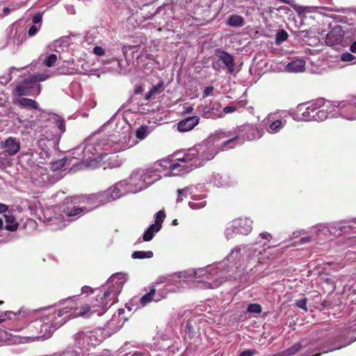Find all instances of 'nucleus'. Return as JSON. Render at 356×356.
I'll list each match as a JSON object with an SVG mask.
<instances>
[{
    "label": "nucleus",
    "mask_w": 356,
    "mask_h": 356,
    "mask_svg": "<svg viewBox=\"0 0 356 356\" xmlns=\"http://www.w3.org/2000/svg\"><path fill=\"white\" fill-rule=\"evenodd\" d=\"M256 353L255 350H246L241 353L239 356H253Z\"/></svg>",
    "instance_id": "obj_52"
},
{
    "label": "nucleus",
    "mask_w": 356,
    "mask_h": 356,
    "mask_svg": "<svg viewBox=\"0 0 356 356\" xmlns=\"http://www.w3.org/2000/svg\"><path fill=\"white\" fill-rule=\"evenodd\" d=\"M341 60L344 62H353L355 63H356V56L350 53L346 52L341 55Z\"/></svg>",
    "instance_id": "obj_41"
},
{
    "label": "nucleus",
    "mask_w": 356,
    "mask_h": 356,
    "mask_svg": "<svg viewBox=\"0 0 356 356\" xmlns=\"http://www.w3.org/2000/svg\"><path fill=\"white\" fill-rule=\"evenodd\" d=\"M32 21L35 25L40 24L42 22V14L38 13L33 17Z\"/></svg>",
    "instance_id": "obj_51"
},
{
    "label": "nucleus",
    "mask_w": 356,
    "mask_h": 356,
    "mask_svg": "<svg viewBox=\"0 0 356 356\" xmlns=\"http://www.w3.org/2000/svg\"><path fill=\"white\" fill-rule=\"evenodd\" d=\"M90 210L91 209H87L84 207H74L71 209H67L65 211V214L67 217H79Z\"/></svg>",
    "instance_id": "obj_30"
},
{
    "label": "nucleus",
    "mask_w": 356,
    "mask_h": 356,
    "mask_svg": "<svg viewBox=\"0 0 356 356\" xmlns=\"http://www.w3.org/2000/svg\"><path fill=\"white\" fill-rule=\"evenodd\" d=\"M3 12L5 15H8L10 12V9L8 7H4L3 8Z\"/></svg>",
    "instance_id": "obj_61"
},
{
    "label": "nucleus",
    "mask_w": 356,
    "mask_h": 356,
    "mask_svg": "<svg viewBox=\"0 0 356 356\" xmlns=\"http://www.w3.org/2000/svg\"><path fill=\"white\" fill-rule=\"evenodd\" d=\"M8 93L5 92L4 86L0 81V106H3L8 101Z\"/></svg>",
    "instance_id": "obj_34"
},
{
    "label": "nucleus",
    "mask_w": 356,
    "mask_h": 356,
    "mask_svg": "<svg viewBox=\"0 0 356 356\" xmlns=\"http://www.w3.org/2000/svg\"><path fill=\"white\" fill-rule=\"evenodd\" d=\"M307 342L305 339H302L299 342L293 344L291 347L282 351L283 356H293L298 353L302 348L307 346Z\"/></svg>",
    "instance_id": "obj_25"
},
{
    "label": "nucleus",
    "mask_w": 356,
    "mask_h": 356,
    "mask_svg": "<svg viewBox=\"0 0 356 356\" xmlns=\"http://www.w3.org/2000/svg\"><path fill=\"white\" fill-rule=\"evenodd\" d=\"M238 234L236 228L234 227V220L232 221V225L227 227L225 232V235L227 239H230L234 238V236Z\"/></svg>",
    "instance_id": "obj_39"
},
{
    "label": "nucleus",
    "mask_w": 356,
    "mask_h": 356,
    "mask_svg": "<svg viewBox=\"0 0 356 356\" xmlns=\"http://www.w3.org/2000/svg\"><path fill=\"white\" fill-rule=\"evenodd\" d=\"M50 123L54 124L60 134L65 131V121L63 118L56 115H50L48 118Z\"/></svg>",
    "instance_id": "obj_26"
},
{
    "label": "nucleus",
    "mask_w": 356,
    "mask_h": 356,
    "mask_svg": "<svg viewBox=\"0 0 356 356\" xmlns=\"http://www.w3.org/2000/svg\"><path fill=\"white\" fill-rule=\"evenodd\" d=\"M312 120L323 121L329 118H336L334 107L332 102L324 99H318L309 104Z\"/></svg>",
    "instance_id": "obj_9"
},
{
    "label": "nucleus",
    "mask_w": 356,
    "mask_h": 356,
    "mask_svg": "<svg viewBox=\"0 0 356 356\" xmlns=\"http://www.w3.org/2000/svg\"><path fill=\"white\" fill-rule=\"evenodd\" d=\"M272 238L270 234L262 232L259 234L258 239L252 245H243V252L247 259L254 262L261 263L264 258L263 253H266L267 248L264 247Z\"/></svg>",
    "instance_id": "obj_8"
},
{
    "label": "nucleus",
    "mask_w": 356,
    "mask_h": 356,
    "mask_svg": "<svg viewBox=\"0 0 356 356\" xmlns=\"http://www.w3.org/2000/svg\"><path fill=\"white\" fill-rule=\"evenodd\" d=\"M56 356H80V353L73 348H68L65 351Z\"/></svg>",
    "instance_id": "obj_42"
},
{
    "label": "nucleus",
    "mask_w": 356,
    "mask_h": 356,
    "mask_svg": "<svg viewBox=\"0 0 356 356\" xmlns=\"http://www.w3.org/2000/svg\"><path fill=\"white\" fill-rule=\"evenodd\" d=\"M354 229H356V220L349 225H342L341 222H336L328 227L323 224H319L311 229L310 233L312 234V236L301 238L299 241V244L307 243L314 241L313 238L314 235L316 236V237H320L321 235L338 236L341 233L347 234L349 230Z\"/></svg>",
    "instance_id": "obj_6"
},
{
    "label": "nucleus",
    "mask_w": 356,
    "mask_h": 356,
    "mask_svg": "<svg viewBox=\"0 0 356 356\" xmlns=\"http://www.w3.org/2000/svg\"><path fill=\"white\" fill-rule=\"evenodd\" d=\"M243 131H245L243 135H237L232 137V138L223 141L222 145L221 147L222 150H227L229 148H233L238 145H241L243 143L245 139H258L260 138L263 135L262 131L259 130L257 127L253 126H246L244 128Z\"/></svg>",
    "instance_id": "obj_10"
},
{
    "label": "nucleus",
    "mask_w": 356,
    "mask_h": 356,
    "mask_svg": "<svg viewBox=\"0 0 356 356\" xmlns=\"http://www.w3.org/2000/svg\"><path fill=\"white\" fill-rule=\"evenodd\" d=\"M165 295L166 293L162 295L156 294V289L152 287L147 293L145 294L141 298H133L129 302L130 305H127V307L129 311L133 309L136 310L140 307H144L152 301L158 302L161 300L162 298H165Z\"/></svg>",
    "instance_id": "obj_13"
},
{
    "label": "nucleus",
    "mask_w": 356,
    "mask_h": 356,
    "mask_svg": "<svg viewBox=\"0 0 356 356\" xmlns=\"http://www.w3.org/2000/svg\"><path fill=\"white\" fill-rule=\"evenodd\" d=\"M108 8L120 15H130L139 7V0H107Z\"/></svg>",
    "instance_id": "obj_12"
},
{
    "label": "nucleus",
    "mask_w": 356,
    "mask_h": 356,
    "mask_svg": "<svg viewBox=\"0 0 356 356\" xmlns=\"http://www.w3.org/2000/svg\"><path fill=\"white\" fill-rule=\"evenodd\" d=\"M275 8H273V7H268L267 9H266V12L270 13V14H272L274 11Z\"/></svg>",
    "instance_id": "obj_62"
},
{
    "label": "nucleus",
    "mask_w": 356,
    "mask_h": 356,
    "mask_svg": "<svg viewBox=\"0 0 356 356\" xmlns=\"http://www.w3.org/2000/svg\"><path fill=\"white\" fill-rule=\"evenodd\" d=\"M40 29V24L38 26L35 24L32 25L29 29V31H28L29 35L30 37L35 35L38 32Z\"/></svg>",
    "instance_id": "obj_48"
},
{
    "label": "nucleus",
    "mask_w": 356,
    "mask_h": 356,
    "mask_svg": "<svg viewBox=\"0 0 356 356\" xmlns=\"http://www.w3.org/2000/svg\"><path fill=\"white\" fill-rule=\"evenodd\" d=\"M343 38V31L341 26H334L327 34L325 44L328 46H334L340 44Z\"/></svg>",
    "instance_id": "obj_16"
},
{
    "label": "nucleus",
    "mask_w": 356,
    "mask_h": 356,
    "mask_svg": "<svg viewBox=\"0 0 356 356\" xmlns=\"http://www.w3.org/2000/svg\"><path fill=\"white\" fill-rule=\"evenodd\" d=\"M15 103L23 108H26L28 110H40L38 103L36 101L31 99L20 97L16 99Z\"/></svg>",
    "instance_id": "obj_24"
},
{
    "label": "nucleus",
    "mask_w": 356,
    "mask_h": 356,
    "mask_svg": "<svg viewBox=\"0 0 356 356\" xmlns=\"http://www.w3.org/2000/svg\"><path fill=\"white\" fill-rule=\"evenodd\" d=\"M216 56L220 58L222 64H223L224 67L227 69L228 72L232 74L234 72L235 67L234 57L230 54L220 49H217L216 51Z\"/></svg>",
    "instance_id": "obj_21"
},
{
    "label": "nucleus",
    "mask_w": 356,
    "mask_h": 356,
    "mask_svg": "<svg viewBox=\"0 0 356 356\" xmlns=\"http://www.w3.org/2000/svg\"><path fill=\"white\" fill-rule=\"evenodd\" d=\"M153 252L149 251H135L131 254V258L134 259H150L153 257Z\"/></svg>",
    "instance_id": "obj_32"
},
{
    "label": "nucleus",
    "mask_w": 356,
    "mask_h": 356,
    "mask_svg": "<svg viewBox=\"0 0 356 356\" xmlns=\"http://www.w3.org/2000/svg\"><path fill=\"white\" fill-rule=\"evenodd\" d=\"M150 90L154 95L161 93L163 90V81H159L156 85L152 86Z\"/></svg>",
    "instance_id": "obj_44"
},
{
    "label": "nucleus",
    "mask_w": 356,
    "mask_h": 356,
    "mask_svg": "<svg viewBox=\"0 0 356 356\" xmlns=\"http://www.w3.org/2000/svg\"><path fill=\"white\" fill-rule=\"evenodd\" d=\"M227 23L231 26L241 27L244 25V19L240 15H232L229 17Z\"/></svg>",
    "instance_id": "obj_31"
},
{
    "label": "nucleus",
    "mask_w": 356,
    "mask_h": 356,
    "mask_svg": "<svg viewBox=\"0 0 356 356\" xmlns=\"http://www.w3.org/2000/svg\"><path fill=\"white\" fill-rule=\"evenodd\" d=\"M97 291H99V289H92L88 286H84L81 288L82 293H94Z\"/></svg>",
    "instance_id": "obj_49"
},
{
    "label": "nucleus",
    "mask_w": 356,
    "mask_h": 356,
    "mask_svg": "<svg viewBox=\"0 0 356 356\" xmlns=\"http://www.w3.org/2000/svg\"><path fill=\"white\" fill-rule=\"evenodd\" d=\"M188 205L192 209H199L203 208L206 205V202L204 201L197 202L194 200L189 202Z\"/></svg>",
    "instance_id": "obj_43"
},
{
    "label": "nucleus",
    "mask_w": 356,
    "mask_h": 356,
    "mask_svg": "<svg viewBox=\"0 0 356 356\" xmlns=\"http://www.w3.org/2000/svg\"><path fill=\"white\" fill-rule=\"evenodd\" d=\"M26 39V34L24 30L20 29L19 30H16L15 35L13 38V42L14 44H17V45L21 44Z\"/></svg>",
    "instance_id": "obj_33"
},
{
    "label": "nucleus",
    "mask_w": 356,
    "mask_h": 356,
    "mask_svg": "<svg viewBox=\"0 0 356 356\" xmlns=\"http://www.w3.org/2000/svg\"><path fill=\"white\" fill-rule=\"evenodd\" d=\"M277 10L278 11H280V10H284V11H286V10H289V8H287V7H286V6H281V7L278 8Z\"/></svg>",
    "instance_id": "obj_63"
},
{
    "label": "nucleus",
    "mask_w": 356,
    "mask_h": 356,
    "mask_svg": "<svg viewBox=\"0 0 356 356\" xmlns=\"http://www.w3.org/2000/svg\"><path fill=\"white\" fill-rule=\"evenodd\" d=\"M261 311V306L257 303L250 304L247 309V312L249 313L260 314Z\"/></svg>",
    "instance_id": "obj_40"
},
{
    "label": "nucleus",
    "mask_w": 356,
    "mask_h": 356,
    "mask_svg": "<svg viewBox=\"0 0 356 356\" xmlns=\"http://www.w3.org/2000/svg\"><path fill=\"white\" fill-rule=\"evenodd\" d=\"M243 245L235 247L232 249L230 253L225 258L223 261H225V263H229V267H233L234 269L237 270H240L239 266H241V259L243 256V253H242Z\"/></svg>",
    "instance_id": "obj_15"
},
{
    "label": "nucleus",
    "mask_w": 356,
    "mask_h": 356,
    "mask_svg": "<svg viewBox=\"0 0 356 356\" xmlns=\"http://www.w3.org/2000/svg\"><path fill=\"white\" fill-rule=\"evenodd\" d=\"M350 51L353 54H356V40L350 45Z\"/></svg>",
    "instance_id": "obj_57"
},
{
    "label": "nucleus",
    "mask_w": 356,
    "mask_h": 356,
    "mask_svg": "<svg viewBox=\"0 0 356 356\" xmlns=\"http://www.w3.org/2000/svg\"><path fill=\"white\" fill-rule=\"evenodd\" d=\"M1 147L4 149L8 154L13 156L16 154L20 149L19 141L13 137L8 138L5 141L1 143Z\"/></svg>",
    "instance_id": "obj_22"
},
{
    "label": "nucleus",
    "mask_w": 356,
    "mask_h": 356,
    "mask_svg": "<svg viewBox=\"0 0 356 356\" xmlns=\"http://www.w3.org/2000/svg\"><path fill=\"white\" fill-rule=\"evenodd\" d=\"M288 38V33L284 30L279 31L275 36V42L277 44H280L286 40Z\"/></svg>",
    "instance_id": "obj_37"
},
{
    "label": "nucleus",
    "mask_w": 356,
    "mask_h": 356,
    "mask_svg": "<svg viewBox=\"0 0 356 356\" xmlns=\"http://www.w3.org/2000/svg\"><path fill=\"white\" fill-rule=\"evenodd\" d=\"M307 299L305 298L297 300L296 302V305L299 308H301V309H304L305 311H307Z\"/></svg>",
    "instance_id": "obj_47"
},
{
    "label": "nucleus",
    "mask_w": 356,
    "mask_h": 356,
    "mask_svg": "<svg viewBox=\"0 0 356 356\" xmlns=\"http://www.w3.org/2000/svg\"><path fill=\"white\" fill-rule=\"evenodd\" d=\"M285 124V120H275L268 125L267 131L271 134L278 133L284 127Z\"/></svg>",
    "instance_id": "obj_29"
},
{
    "label": "nucleus",
    "mask_w": 356,
    "mask_h": 356,
    "mask_svg": "<svg viewBox=\"0 0 356 356\" xmlns=\"http://www.w3.org/2000/svg\"><path fill=\"white\" fill-rule=\"evenodd\" d=\"M186 329L189 333L193 332L194 331L193 327L191 325V322L188 321L186 324Z\"/></svg>",
    "instance_id": "obj_56"
},
{
    "label": "nucleus",
    "mask_w": 356,
    "mask_h": 356,
    "mask_svg": "<svg viewBox=\"0 0 356 356\" xmlns=\"http://www.w3.org/2000/svg\"><path fill=\"white\" fill-rule=\"evenodd\" d=\"M212 145L203 143L189 149L182 157L175 161L168 159L156 162L152 167L134 170L130 176L116 183L108 189L99 192L91 197L99 203L106 204L115 200L128 193H136L159 180L163 170H168L164 176H177L188 173L193 168L202 166L205 162L212 159L215 154Z\"/></svg>",
    "instance_id": "obj_1"
},
{
    "label": "nucleus",
    "mask_w": 356,
    "mask_h": 356,
    "mask_svg": "<svg viewBox=\"0 0 356 356\" xmlns=\"http://www.w3.org/2000/svg\"><path fill=\"white\" fill-rule=\"evenodd\" d=\"M252 221L249 218H239L234 220V227L238 234L248 235L252 229Z\"/></svg>",
    "instance_id": "obj_20"
},
{
    "label": "nucleus",
    "mask_w": 356,
    "mask_h": 356,
    "mask_svg": "<svg viewBox=\"0 0 356 356\" xmlns=\"http://www.w3.org/2000/svg\"><path fill=\"white\" fill-rule=\"evenodd\" d=\"M148 134L149 130L147 126H141L136 131V136L140 140L145 139Z\"/></svg>",
    "instance_id": "obj_35"
},
{
    "label": "nucleus",
    "mask_w": 356,
    "mask_h": 356,
    "mask_svg": "<svg viewBox=\"0 0 356 356\" xmlns=\"http://www.w3.org/2000/svg\"><path fill=\"white\" fill-rule=\"evenodd\" d=\"M222 62L220 60V58H218L216 60H214L212 62V68L216 71L220 72V70L222 68Z\"/></svg>",
    "instance_id": "obj_46"
},
{
    "label": "nucleus",
    "mask_w": 356,
    "mask_h": 356,
    "mask_svg": "<svg viewBox=\"0 0 356 356\" xmlns=\"http://www.w3.org/2000/svg\"><path fill=\"white\" fill-rule=\"evenodd\" d=\"M153 95H154V94L149 90V91L145 94V99L149 100Z\"/></svg>",
    "instance_id": "obj_58"
},
{
    "label": "nucleus",
    "mask_w": 356,
    "mask_h": 356,
    "mask_svg": "<svg viewBox=\"0 0 356 356\" xmlns=\"http://www.w3.org/2000/svg\"><path fill=\"white\" fill-rule=\"evenodd\" d=\"M168 282L167 284L165 285V287H169L170 286V280H167L166 278L161 279L160 282Z\"/></svg>",
    "instance_id": "obj_60"
},
{
    "label": "nucleus",
    "mask_w": 356,
    "mask_h": 356,
    "mask_svg": "<svg viewBox=\"0 0 356 356\" xmlns=\"http://www.w3.org/2000/svg\"><path fill=\"white\" fill-rule=\"evenodd\" d=\"M336 118H341L348 120H356V97L341 102H332Z\"/></svg>",
    "instance_id": "obj_11"
},
{
    "label": "nucleus",
    "mask_w": 356,
    "mask_h": 356,
    "mask_svg": "<svg viewBox=\"0 0 356 356\" xmlns=\"http://www.w3.org/2000/svg\"><path fill=\"white\" fill-rule=\"evenodd\" d=\"M50 75L47 72L37 73L24 79L17 84L15 92L19 95L34 96L40 92V81H44L49 79Z\"/></svg>",
    "instance_id": "obj_7"
},
{
    "label": "nucleus",
    "mask_w": 356,
    "mask_h": 356,
    "mask_svg": "<svg viewBox=\"0 0 356 356\" xmlns=\"http://www.w3.org/2000/svg\"><path fill=\"white\" fill-rule=\"evenodd\" d=\"M154 223L152 224L144 232L143 239L145 241H151L155 233H157L162 227V223L165 218V214L163 211H159L155 214Z\"/></svg>",
    "instance_id": "obj_14"
},
{
    "label": "nucleus",
    "mask_w": 356,
    "mask_h": 356,
    "mask_svg": "<svg viewBox=\"0 0 356 356\" xmlns=\"http://www.w3.org/2000/svg\"><path fill=\"white\" fill-rule=\"evenodd\" d=\"M92 51L97 56H104L105 54V50L99 46H95L93 48Z\"/></svg>",
    "instance_id": "obj_50"
},
{
    "label": "nucleus",
    "mask_w": 356,
    "mask_h": 356,
    "mask_svg": "<svg viewBox=\"0 0 356 356\" xmlns=\"http://www.w3.org/2000/svg\"><path fill=\"white\" fill-rule=\"evenodd\" d=\"M143 353L136 352L133 355H131V356H143Z\"/></svg>",
    "instance_id": "obj_64"
},
{
    "label": "nucleus",
    "mask_w": 356,
    "mask_h": 356,
    "mask_svg": "<svg viewBox=\"0 0 356 356\" xmlns=\"http://www.w3.org/2000/svg\"><path fill=\"white\" fill-rule=\"evenodd\" d=\"M305 61L303 59H296L287 63L284 70L287 72L298 73L305 71Z\"/></svg>",
    "instance_id": "obj_23"
},
{
    "label": "nucleus",
    "mask_w": 356,
    "mask_h": 356,
    "mask_svg": "<svg viewBox=\"0 0 356 356\" xmlns=\"http://www.w3.org/2000/svg\"><path fill=\"white\" fill-rule=\"evenodd\" d=\"M200 120L197 115L188 117L177 124V129L179 132L189 131L198 124Z\"/></svg>",
    "instance_id": "obj_19"
},
{
    "label": "nucleus",
    "mask_w": 356,
    "mask_h": 356,
    "mask_svg": "<svg viewBox=\"0 0 356 356\" xmlns=\"http://www.w3.org/2000/svg\"><path fill=\"white\" fill-rule=\"evenodd\" d=\"M58 57V55L56 54H50L45 58L44 63L47 67H52L56 63Z\"/></svg>",
    "instance_id": "obj_38"
},
{
    "label": "nucleus",
    "mask_w": 356,
    "mask_h": 356,
    "mask_svg": "<svg viewBox=\"0 0 356 356\" xmlns=\"http://www.w3.org/2000/svg\"><path fill=\"white\" fill-rule=\"evenodd\" d=\"M213 90V86H207V87H206L204 88V92H203L204 96V97L209 96L212 93Z\"/></svg>",
    "instance_id": "obj_53"
},
{
    "label": "nucleus",
    "mask_w": 356,
    "mask_h": 356,
    "mask_svg": "<svg viewBox=\"0 0 356 356\" xmlns=\"http://www.w3.org/2000/svg\"><path fill=\"white\" fill-rule=\"evenodd\" d=\"M5 228L8 231H15L18 227V223L16 221L15 216L12 214H5Z\"/></svg>",
    "instance_id": "obj_28"
},
{
    "label": "nucleus",
    "mask_w": 356,
    "mask_h": 356,
    "mask_svg": "<svg viewBox=\"0 0 356 356\" xmlns=\"http://www.w3.org/2000/svg\"><path fill=\"white\" fill-rule=\"evenodd\" d=\"M291 116L296 121H312L313 115L310 114L309 105L299 104L296 109L290 113Z\"/></svg>",
    "instance_id": "obj_17"
},
{
    "label": "nucleus",
    "mask_w": 356,
    "mask_h": 356,
    "mask_svg": "<svg viewBox=\"0 0 356 356\" xmlns=\"http://www.w3.org/2000/svg\"><path fill=\"white\" fill-rule=\"evenodd\" d=\"M96 194H97V193H95V194H92V195H90L88 197V201H89V202H92V203H93V204H96L95 207H98V206H99V205H100V204H102V203H99L97 200H95V199L92 200V198H91V197H92V195H96ZM94 208H95V207H92V209H94Z\"/></svg>",
    "instance_id": "obj_55"
},
{
    "label": "nucleus",
    "mask_w": 356,
    "mask_h": 356,
    "mask_svg": "<svg viewBox=\"0 0 356 356\" xmlns=\"http://www.w3.org/2000/svg\"><path fill=\"white\" fill-rule=\"evenodd\" d=\"M213 183L217 187H227L231 186L229 178L219 174L213 175Z\"/></svg>",
    "instance_id": "obj_27"
},
{
    "label": "nucleus",
    "mask_w": 356,
    "mask_h": 356,
    "mask_svg": "<svg viewBox=\"0 0 356 356\" xmlns=\"http://www.w3.org/2000/svg\"><path fill=\"white\" fill-rule=\"evenodd\" d=\"M70 44V40L67 37H63L54 40L49 45V49L51 51H55L58 55L60 59H63L61 54L67 51Z\"/></svg>",
    "instance_id": "obj_18"
},
{
    "label": "nucleus",
    "mask_w": 356,
    "mask_h": 356,
    "mask_svg": "<svg viewBox=\"0 0 356 356\" xmlns=\"http://www.w3.org/2000/svg\"><path fill=\"white\" fill-rule=\"evenodd\" d=\"M8 210V206L0 203V213H3Z\"/></svg>",
    "instance_id": "obj_59"
},
{
    "label": "nucleus",
    "mask_w": 356,
    "mask_h": 356,
    "mask_svg": "<svg viewBox=\"0 0 356 356\" xmlns=\"http://www.w3.org/2000/svg\"><path fill=\"white\" fill-rule=\"evenodd\" d=\"M235 111H236V107L235 106H226L223 109V111L225 113H232V112H234Z\"/></svg>",
    "instance_id": "obj_54"
},
{
    "label": "nucleus",
    "mask_w": 356,
    "mask_h": 356,
    "mask_svg": "<svg viewBox=\"0 0 356 356\" xmlns=\"http://www.w3.org/2000/svg\"><path fill=\"white\" fill-rule=\"evenodd\" d=\"M188 191H189V188H186L184 189H179L177 191L178 197L177 199V202H180L184 200V197H186Z\"/></svg>",
    "instance_id": "obj_45"
},
{
    "label": "nucleus",
    "mask_w": 356,
    "mask_h": 356,
    "mask_svg": "<svg viewBox=\"0 0 356 356\" xmlns=\"http://www.w3.org/2000/svg\"><path fill=\"white\" fill-rule=\"evenodd\" d=\"M72 303L71 300H63L59 302L60 307L49 308L46 313L34 322L35 327H40L39 337L49 338L58 328L65 324L71 317Z\"/></svg>",
    "instance_id": "obj_5"
},
{
    "label": "nucleus",
    "mask_w": 356,
    "mask_h": 356,
    "mask_svg": "<svg viewBox=\"0 0 356 356\" xmlns=\"http://www.w3.org/2000/svg\"><path fill=\"white\" fill-rule=\"evenodd\" d=\"M131 133L129 129L122 132L116 131L108 137L92 135L72 149L73 158L81 160L73 164L72 170H83L92 165V162L102 159L108 154L124 151L134 143H130Z\"/></svg>",
    "instance_id": "obj_2"
},
{
    "label": "nucleus",
    "mask_w": 356,
    "mask_h": 356,
    "mask_svg": "<svg viewBox=\"0 0 356 356\" xmlns=\"http://www.w3.org/2000/svg\"><path fill=\"white\" fill-rule=\"evenodd\" d=\"M127 280V275L124 273L113 274L102 286L101 289L96 291L97 294L90 300V303L85 304L79 308L76 307L74 302L75 296L67 298V300L72 301V303L70 305V307H72L71 316L72 317L89 318L94 313H98L99 315L102 314L106 309L115 302L117 297Z\"/></svg>",
    "instance_id": "obj_4"
},
{
    "label": "nucleus",
    "mask_w": 356,
    "mask_h": 356,
    "mask_svg": "<svg viewBox=\"0 0 356 356\" xmlns=\"http://www.w3.org/2000/svg\"><path fill=\"white\" fill-rule=\"evenodd\" d=\"M66 159L65 158L58 159L57 161H55L51 163V169L53 171H57L60 169L63 168L65 165Z\"/></svg>",
    "instance_id": "obj_36"
},
{
    "label": "nucleus",
    "mask_w": 356,
    "mask_h": 356,
    "mask_svg": "<svg viewBox=\"0 0 356 356\" xmlns=\"http://www.w3.org/2000/svg\"><path fill=\"white\" fill-rule=\"evenodd\" d=\"M241 276V270L229 267L225 261H221L205 268L180 273L177 280L170 281L175 287L167 288L165 290L172 292L180 291L181 288H184L181 286V282L186 284L187 282L193 280L202 284V287L215 289L225 282L240 279Z\"/></svg>",
    "instance_id": "obj_3"
}]
</instances>
